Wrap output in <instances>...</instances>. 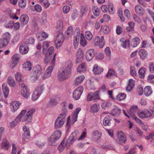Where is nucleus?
Wrapping results in <instances>:
<instances>
[{"label":"nucleus","instance_id":"nucleus-14","mask_svg":"<svg viewBox=\"0 0 154 154\" xmlns=\"http://www.w3.org/2000/svg\"><path fill=\"white\" fill-rule=\"evenodd\" d=\"M117 137L120 144L125 143L127 141L125 134L122 131L118 132Z\"/></svg>","mask_w":154,"mask_h":154},{"label":"nucleus","instance_id":"nucleus-18","mask_svg":"<svg viewBox=\"0 0 154 154\" xmlns=\"http://www.w3.org/2000/svg\"><path fill=\"white\" fill-rule=\"evenodd\" d=\"M11 38V35L8 32H6L3 34L2 38L1 39L4 42V45H7L10 42Z\"/></svg>","mask_w":154,"mask_h":154},{"label":"nucleus","instance_id":"nucleus-15","mask_svg":"<svg viewBox=\"0 0 154 154\" xmlns=\"http://www.w3.org/2000/svg\"><path fill=\"white\" fill-rule=\"evenodd\" d=\"M94 50L93 49L88 50L86 53V58L87 60L90 61L91 60L94 56Z\"/></svg>","mask_w":154,"mask_h":154},{"label":"nucleus","instance_id":"nucleus-19","mask_svg":"<svg viewBox=\"0 0 154 154\" xmlns=\"http://www.w3.org/2000/svg\"><path fill=\"white\" fill-rule=\"evenodd\" d=\"M20 103L18 101L12 102L10 105V108L13 112H15L19 108Z\"/></svg>","mask_w":154,"mask_h":154},{"label":"nucleus","instance_id":"nucleus-64","mask_svg":"<svg viewBox=\"0 0 154 154\" xmlns=\"http://www.w3.org/2000/svg\"><path fill=\"white\" fill-rule=\"evenodd\" d=\"M133 19L135 21L138 23H140L141 22V20L139 17L136 14L133 15Z\"/></svg>","mask_w":154,"mask_h":154},{"label":"nucleus","instance_id":"nucleus-32","mask_svg":"<svg viewBox=\"0 0 154 154\" xmlns=\"http://www.w3.org/2000/svg\"><path fill=\"white\" fill-rule=\"evenodd\" d=\"M117 76V73L115 70L113 69H109L106 75V77L108 78H110L112 76Z\"/></svg>","mask_w":154,"mask_h":154},{"label":"nucleus","instance_id":"nucleus-41","mask_svg":"<svg viewBox=\"0 0 154 154\" xmlns=\"http://www.w3.org/2000/svg\"><path fill=\"white\" fill-rule=\"evenodd\" d=\"M110 118L109 116H108L105 117L103 122L104 125L105 126H109L110 124Z\"/></svg>","mask_w":154,"mask_h":154},{"label":"nucleus","instance_id":"nucleus-36","mask_svg":"<svg viewBox=\"0 0 154 154\" xmlns=\"http://www.w3.org/2000/svg\"><path fill=\"white\" fill-rule=\"evenodd\" d=\"M139 54L140 57L143 59H144L147 56V51L144 49L140 50L139 52Z\"/></svg>","mask_w":154,"mask_h":154},{"label":"nucleus","instance_id":"nucleus-5","mask_svg":"<svg viewBox=\"0 0 154 154\" xmlns=\"http://www.w3.org/2000/svg\"><path fill=\"white\" fill-rule=\"evenodd\" d=\"M93 43L95 46H98L100 48H103L105 45L104 37L102 36L101 38L98 36L95 37L94 39Z\"/></svg>","mask_w":154,"mask_h":154},{"label":"nucleus","instance_id":"nucleus-54","mask_svg":"<svg viewBox=\"0 0 154 154\" xmlns=\"http://www.w3.org/2000/svg\"><path fill=\"white\" fill-rule=\"evenodd\" d=\"M34 42V40L33 38L31 37L28 39H26L24 43H25L26 45H28L29 44H32Z\"/></svg>","mask_w":154,"mask_h":154},{"label":"nucleus","instance_id":"nucleus-21","mask_svg":"<svg viewBox=\"0 0 154 154\" xmlns=\"http://www.w3.org/2000/svg\"><path fill=\"white\" fill-rule=\"evenodd\" d=\"M59 118V117H58L55 122V127L56 128H61L64 123V120Z\"/></svg>","mask_w":154,"mask_h":154},{"label":"nucleus","instance_id":"nucleus-28","mask_svg":"<svg viewBox=\"0 0 154 154\" xmlns=\"http://www.w3.org/2000/svg\"><path fill=\"white\" fill-rule=\"evenodd\" d=\"M84 54L82 51L81 50H79L76 53L77 63L82 60Z\"/></svg>","mask_w":154,"mask_h":154},{"label":"nucleus","instance_id":"nucleus-50","mask_svg":"<svg viewBox=\"0 0 154 154\" xmlns=\"http://www.w3.org/2000/svg\"><path fill=\"white\" fill-rule=\"evenodd\" d=\"M54 48L52 47H51L48 50V51L46 52V55H49L51 56H54Z\"/></svg>","mask_w":154,"mask_h":154},{"label":"nucleus","instance_id":"nucleus-13","mask_svg":"<svg viewBox=\"0 0 154 154\" xmlns=\"http://www.w3.org/2000/svg\"><path fill=\"white\" fill-rule=\"evenodd\" d=\"M21 86L22 95L24 97L26 98H28L30 95V93L29 91L27 89V87L24 83H22Z\"/></svg>","mask_w":154,"mask_h":154},{"label":"nucleus","instance_id":"nucleus-49","mask_svg":"<svg viewBox=\"0 0 154 154\" xmlns=\"http://www.w3.org/2000/svg\"><path fill=\"white\" fill-rule=\"evenodd\" d=\"M121 113V110L118 108H116L112 111V113L114 116H118Z\"/></svg>","mask_w":154,"mask_h":154},{"label":"nucleus","instance_id":"nucleus-37","mask_svg":"<svg viewBox=\"0 0 154 154\" xmlns=\"http://www.w3.org/2000/svg\"><path fill=\"white\" fill-rule=\"evenodd\" d=\"M3 94L5 98H7L8 95L9 90L7 86L5 84H3L2 86Z\"/></svg>","mask_w":154,"mask_h":154},{"label":"nucleus","instance_id":"nucleus-44","mask_svg":"<svg viewBox=\"0 0 154 154\" xmlns=\"http://www.w3.org/2000/svg\"><path fill=\"white\" fill-rule=\"evenodd\" d=\"M136 12L139 14L143 15V8L140 5H137L135 8Z\"/></svg>","mask_w":154,"mask_h":154},{"label":"nucleus","instance_id":"nucleus-57","mask_svg":"<svg viewBox=\"0 0 154 154\" xmlns=\"http://www.w3.org/2000/svg\"><path fill=\"white\" fill-rule=\"evenodd\" d=\"M149 71L151 73H154V63H150L149 66Z\"/></svg>","mask_w":154,"mask_h":154},{"label":"nucleus","instance_id":"nucleus-47","mask_svg":"<svg viewBox=\"0 0 154 154\" xmlns=\"http://www.w3.org/2000/svg\"><path fill=\"white\" fill-rule=\"evenodd\" d=\"M99 110V106L96 104H93L91 108V111L92 112H97Z\"/></svg>","mask_w":154,"mask_h":154},{"label":"nucleus","instance_id":"nucleus-46","mask_svg":"<svg viewBox=\"0 0 154 154\" xmlns=\"http://www.w3.org/2000/svg\"><path fill=\"white\" fill-rule=\"evenodd\" d=\"M92 11L94 14L96 16L98 17L100 14V11L98 8L95 6L92 8Z\"/></svg>","mask_w":154,"mask_h":154},{"label":"nucleus","instance_id":"nucleus-4","mask_svg":"<svg viewBox=\"0 0 154 154\" xmlns=\"http://www.w3.org/2000/svg\"><path fill=\"white\" fill-rule=\"evenodd\" d=\"M79 133L78 131H76L72 133L67 140L65 146L66 148H68L70 144H72L77 139Z\"/></svg>","mask_w":154,"mask_h":154},{"label":"nucleus","instance_id":"nucleus-25","mask_svg":"<svg viewBox=\"0 0 154 154\" xmlns=\"http://www.w3.org/2000/svg\"><path fill=\"white\" fill-rule=\"evenodd\" d=\"M93 71L94 74H99L103 72V69L102 68L98 67V65L96 64L94 66Z\"/></svg>","mask_w":154,"mask_h":154},{"label":"nucleus","instance_id":"nucleus-52","mask_svg":"<svg viewBox=\"0 0 154 154\" xmlns=\"http://www.w3.org/2000/svg\"><path fill=\"white\" fill-rule=\"evenodd\" d=\"M63 27V23L62 21L59 20L57 22V28L59 30H61L62 29Z\"/></svg>","mask_w":154,"mask_h":154},{"label":"nucleus","instance_id":"nucleus-9","mask_svg":"<svg viewBox=\"0 0 154 154\" xmlns=\"http://www.w3.org/2000/svg\"><path fill=\"white\" fill-rule=\"evenodd\" d=\"M64 40L63 34L60 32L57 35L56 39L55 40V43L56 48H58L60 47L62 44L63 41Z\"/></svg>","mask_w":154,"mask_h":154},{"label":"nucleus","instance_id":"nucleus-45","mask_svg":"<svg viewBox=\"0 0 154 154\" xmlns=\"http://www.w3.org/2000/svg\"><path fill=\"white\" fill-rule=\"evenodd\" d=\"M126 97V95L124 93L119 94L116 97V99L118 101H121L125 99Z\"/></svg>","mask_w":154,"mask_h":154},{"label":"nucleus","instance_id":"nucleus-1","mask_svg":"<svg viewBox=\"0 0 154 154\" xmlns=\"http://www.w3.org/2000/svg\"><path fill=\"white\" fill-rule=\"evenodd\" d=\"M66 65L58 73L57 78L60 81H63L68 79L70 75L72 65V62L68 61L66 63Z\"/></svg>","mask_w":154,"mask_h":154},{"label":"nucleus","instance_id":"nucleus-55","mask_svg":"<svg viewBox=\"0 0 154 154\" xmlns=\"http://www.w3.org/2000/svg\"><path fill=\"white\" fill-rule=\"evenodd\" d=\"M18 4L21 8L25 7L26 5V0H19Z\"/></svg>","mask_w":154,"mask_h":154},{"label":"nucleus","instance_id":"nucleus-29","mask_svg":"<svg viewBox=\"0 0 154 154\" xmlns=\"http://www.w3.org/2000/svg\"><path fill=\"white\" fill-rule=\"evenodd\" d=\"M135 81L132 79H130L129 80V82L126 87V90L128 91H130L133 88L134 85Z\"/></svg>","mask_w":154,"mask_h":154},{"label":"nucleus","instance_id":"nucleus-63","mask_svg":"<svg viewBox=\"0 0 154 154\" xmlns=\"http://www.w3.org/2000/svg\"><path fill=\"white\" fill-rule=\"evenodd\" d=\"M14 25L13 21H10L8 23H6L5 24V26L8 28H11Z\"/></svg>","mask_w":154,"mask_h":154},{"label":"nucleus","instance_id":"nucleus-53","mask_svg":"<svg viewBox=\"0 0 154 154\" xmlns=\"http://www.w3.org/2000/svg\"><path fill=\"white\" fill-rule=\"evenodd\" d=\"M130 74L133 76H136L137 73L135 70V67L134 66H131L130 68Z\"/></svg>","mask_w":154,"mask_h":154},{"label":"nucleus","instance_id":"nucleus-34","mask_svg":"<svg viewBox=\"0 0 154 154\" xmlns=\"http://www.w3.org/2000/svg\"><path fill=\"white\" fill-rule=\"evenodd\" d=\"M80 44L82 46L85 47L87 45V42L85 38L84 34L82 33L81 34Z\"/></svg>","mask_w":154,"mask_h":154},{"label":"nucleus","instance_id":"nucleus-61","mask_svg":"<svg viewBox=\"0 0 154 154\" xmlns=\"http://www.w3.org/2000/svg\"><path fill=\"white\" fill-rule=\"evenodd\" d=\"M87 10V8L85 6H82L81 9V16L83 15Z\"/></svg>","mask_w":154,"mask_h":154},{"label":"nucleus","instance_id":"nucleus-10","mask_svg":"<svg viewBox=\"0 0 154 154\" xmlns=\"http://www.w3.org/2000/svg\"><path fill=\"white\" fill-rule=\"evenodd\" d=\"M99 91H97L94 93H91L88 94L87 96V101H90L99 99Z\"/></svg>","mask_w":154,"mask_h":154},{"label":"nucleus","instance_id":"nucleus-51","mask_svg":"<svg viewBox=\"0 0 154 154\" xmlns=\"http://www.w3.org/2000/svg\"><path fill=\"white\" fill-rule=\"evenodd\" d=\"M85 36L86 39L89 40L91 41L93 37V35L92 33L89 31H86L85 33Z\"/></svg>","mask_w":154,"mask_h":154},{"label":"nucleus","instance_id":"nucleus-40","mask_svg":"<svg viewBox=\"0 0 154 154\" xmlns=\"http://www.w3.org/2000/svg\"><path fill=\"white\" fill-rule=\"evenodd\" d=\"M140 42V39L138 37L134 38L133 39L132 42V45L133 47H135L139 44Z\"/></svg>","mask_w":154,"mask_h":154},{"label":"nucleus","instance_id":"nucleus-3","mask_svg":"<svg viewBox=\"0 0 154 154\" xmlns=\"http://www.w3.org/2000/svg\"><path fill=\"white\" fill-rule=\"evenodd\" d=\"M35 112V110L34 109H31L28 111L26 114L25 113L22 115V122H25L27 124L31 122L33 114Z\"/></svg>","mask_w":154,"mask_h":154},{"label":"nucleus","instance_id":"nucleus-26","mask_svg":"<svg viewBox=\"0 0 154 154\" xmlns=\"http://www.w3.org/2000/svg\"><path fill=\"white\" fill-rule=\"evenodd\" d=\"M37 36L38 40L42 41L46 39L48 37V35L47 34L43 32L41 34L38 33Z\"/></svg>","mask_w":154,"mask_h":154},{"label":"nucleus","instance_id":"nucleus-59","mask_svg":"<svg viewBox=\"0 0 154 154\" xmlns=\"http://www.w3.org/2000/svg\"><path fill=\"white\" fill-rule=\"evenodd\" d=\"M104 51L106 55L109 58H110V56L111 55V52L109 47H106Z\"/></svg>","mask_w":154,"mask_h":154},{"label":"nucleus","instance_id":"nucleus-62","mask_svg":"<svg viewBox=\"0 0 154 154\" xmlns=\"http://www.w3.org/2000/svg\"><path fill=\"white\" fill-rule=\"evenodd\" d=\"M118 13L119 14V16L121 21H124L125 20V19L123 16L122 9L121 8H119V9Z\"/></svg>","mask_w":154,"mask_h":154},{"label":"nucleus","instance_id":"nucleus-35","mask_svg":"<svg viewBox=\"0 0 154 154\" xmlns=\"http://www.w3.org/2000/svg\"><path fill=\"white\" fill-rule=\"evenodd\" d=\"M144 93L146 96L150 95L152 93L151 87L149 86L145 87L144 90Z\"/></svg>","mask_w":154,"mask_h":154},{"label":"nucleus","instance_id":"nucleus-39","mask_svg":"<svg viewBox=\"0 0 154 154\" xmlns=\"http://www.w3.org/2000/svg\"><path fill=\"white\" fill-rule=\"evenodd\" d=\"M85 77L84 75L79 76L75 79L74 83L75 85H78L81 83L85 79Z\"/></svg>","mask_w":154,"mask_h":154},{"label":"nucleus","instance_id":"nucleus-30","mask_svg":"<svg viewBox=\"0 0 154 154\" xmlns=\"http://www.w3.org/2000/svg\"><path fill=\"white\" fill-rule=\"evenodd\" d=\"M122 42L121 45L123 48H126L130 45V41L128 39H125L124 38H122L120 40Z\"/></svg>","mask_w":154,"mask_h":154},{"label":"nucleus","instance_id":"nucleus-48","mask_svg":"<svg viewBox=\"0 0 154 154\" xmlns=\"http://www.w3.org/2000/svg\"><path fill=\"white\" fill-rule=\"evenodd\" d=\"M49 46V42L47 41H44L43 42V53H45L47 49Z\"/></svg>","mask_w":154,"mask_h":154},{"label":"nucleus","instance_id":"nucleus-43","mask_svg":"<svg viewBox=\"0 0 154 154\" xmlns=\"http://www.w3.org/2000/svg\"><path fill=\"white\" fill-rule=\"evenodd\" d=\"M8 83L10 86L12 87H14L16 85L14 79L11 77H9L8 78Z\"/></svg>","mask_w":154,"mask_h":154},{"label":"nucleus","instance_id":"nucleus-23","mask_svg":"<svg viewBox=\"0 0 154 154\" xmlns=\"http://www.w3.org/2000/svg\"><path fill=\"white\" fill-rule=\"evenodd\" d=\"M54 66H49L45 72L43 78H47L51 76V73L53 69Z\"/></svg>","mask_w":154,"mask_h":154},{"label":"nucleus","instance_id":"nucleus-16","mask_svg":"<svg viewBox=\"0 0 154 154\" xmlns=\"http://www.w3.org/2000/svg\"><path fill=\"white\" fill-rule=\"evenodd\" d=\"M23 130L24 131L23 137V140L29 138L30 134L29 128L27 127L26 126H24L23 128Z\"/></svg>","mask_w":154,"mask_h":154},{"label":"nucleus","instance_id":"nucleus-60","mask_svg":"<svg viewBox=\"0 0 154 154\" xmlns=\"http://www.w3.org/2000/svg\"><path fill=\"white\" fill-rule=\"evenodd\" d=\"M73 29L72 26L68 28L67 30L65 32V34L68 35H72Z\"/></svg>","mask_w":154,"mask_h":154},{"label":"nucleus","instance_id":"nucleus-17","mask_svg":"<svg viewBox=\"0 0 154 154\" xmlns=\"http://www.w3.org/2000/svg\"><path fill=\"white\" fill-rule=\"evenodd\" d=\"M102 133L98 131H95L92 134V138L94 141H98L101 138Z\"/></svg>","mask_w":154,"mask_h":154},{"label":"nucleus","instance_id":"nucleus-56","mask_svg":"<svg viewBox=\"0 0 154 154\" xmlns=\"http://www.w3.org/2000/svg\"><path fill=\"white\" fill-rule=\"evenodd\" d=\"M64 141L63 140L62 141L60 144L59 146L58 149L60 152H62L64 150Z\"/></svg>","mask_w":154,"mask_h":154},{"label":"nucleus","instance_id":"nucleus-24","mask_svg":"<svg viewBox=\"0 0 154 154\" xmlns=\"http://www.w3.org/2000/svg\"><path fill=\"white\" fill-rule=\"evenodd\" d=\"M26 110L24 109L22 110L20 114L14 120L17 124H18L20 121L22 122V115L24 114V113H26Z\"/></svg>","mask_w":154,"mask_h":154},{"label":"nucleus","instance_id":"nucleus-58","mask_svg":"<svg viewBox=\"0 0 154 154\" xmlns=\"http://www.w3.org/2000/svg\"><path fill=\"white\" fill-rule=\"evenodd\" d=\"M111 105V103L109 102H105L101 104V107L103 109H106V107L110 106Z\"/></svg>","mask_w":154,"mask_h":154},{"label":"nucleus","instance_id":"nucleus-31","mask_svg":"<svg viewBox=\"0 0 154 154\" xmlns=\"http://www.w3.org/2000/svg\"><path fill=\"white\" fill-rule=\"evenodd\" d=\"M77 71L79 72H84L87 70V66L85 63H82L77 68Z\"/></svg>","mask_w":154,"mask_h":154},{"label":"nucleus","instance_id":"nucleus-33","mask_svg":"<svg viewBox=\"0 0 154 154\" xmlns=\"http://www.w3.org/2000/svg\"><path fill=\"white\" fill-rule=\"evenodd\" d=\"M10 146L9 143L6 139H4L1 144V148L3 149L7 150Z\"/></svg>","mask_w":154,"mask_h":154},{"label":"nucleus","instance_id":"nucleus-12","mask_svg":"<svg viewBox=\"0 0 154 154\" xmlns=\"http://www.w3.org/2000/svg\"><path fill=\"white\" fill-rule=\"evenodd\" d=\"M56 55V53L54 54V56H50L47 55H45L44 58L45 62L46 63H47L50 62L51 66H54L55 64V56Z\"/></svg>","mask_w":154,"mask_h":154},{"label":"nucleus","instance_id":"nucleus-38","mask_svg":"<svg viewBox=\"0 0 154 154\" xmlns=\"http://www.w3.org/2000/svg\"><path fill=\"white\" fill-rule=\"evenodd\" d=\"M23 67L26 70L30 71L32 68L31 63L29 61H27L23 65Z\"/></svg>","mask_w":154,"mask_h":154},{"label":"nucleus","instance_id":"nucleus-2","mask_svg":"<svg viewBox=\"0 0 154 154\" xmlns=\"http://www.w3.org/2000/svg\"><path fill=\"white\" fill-rule=\"evenodd\" d=\"M61 132L60 130H57L51 135L49 140V144L51 146L57 144V142L60 139L61 135Z\"/></svg>","mask_w":154,"mask_h":154},{"label":"nucleus","instance_id":"nucleus-8","mask_svg":"<svg viewBox=\"0 0 154 154\" xmlns=\"http://www.w3.org/2000/svg\"><path fill=\"white\" fill-rule=\"evenodd\" d=\"M137 115L139 117L142 119L148 118L152 116L151 112L148 109H145L143 110L137 112Z\"/></svg>","mask_w":154,"mask_h":154},{"label":"nucleus","instance_id":"nucleus-6","mask_svg":"<svg viewBox=\"0 0 154 154\" xmlns=\"http://www.w3.org/2000/svg\"><path fill=\"white\" fill-rule=\"evenodd\" d=\"M44 89L43 85H41L38 87L32 94V100L35 101L38 99Z\"/></svg>","mask_w":154,"mask_h":154},{"label":"nucleus","instance_id":"nucleus-11","mask_svg":"<svg viewBox=\"0 0 154 154\" xmlns=\"http://www.w3.org/2000/svg\"><path fill=\"white\" fill-rule=\"evenodd\" d=\"M42 69L41 66L38 65H36L33 68L32 71V75L38 77L42 73Z\"/></svg>","mask_w":154,"mask_h":154},{"label":"nucleus","instance_id":"nucleus-27","mask_svg":"<svg viewBox=\"0 0 154 154\" xmlns=\"http://www.w3.org/2000/svg\"><path fill=\"white\" fill-rule=\"evenodd\" d=\"M29 21L28 16L25 15H22L20 18V21L21 23L25 25L27 24Z\"/></svg>","mask_w":154,"mask_h":154},{"label":"nucleus","instance_id":"nucleus-20","mask_svg":"<svg viewBox=\"0 0 154 154\" xmlns=\"http://www.w3.org/2000/svg\"><path fill=\"white\" fill-rule=\"evenodd\" d=\"M29 51V47L28 45L25 43H23L20 46V52L22 54H26Z\"/></svg>","mask_w":154,"mask_h":154},{"label":"nucleus","instance_id":"nucleus-42","mask_svg":"<svg viewBox=\"0 0 154 154\" xmlns=\"http://www.w3.org/2000/svg\"><path fill=\"white\" fill-rule=\"evenodd\" d=\"M146 69L144 67L140 68L139 70L138 73L140 75V78L143 79L144 77Z\"/></svg>","mask_w":154,"mask_h":154},{"label":"nucleus","instance_id":"nucleus-7","mask_svg":"<svg viewBox=\"0 0 154 154\" xmlns=\"http://www.w3.org/2000/svg\"><path fill=\"white\" fill-rule=\"evenodd\" d=\"M83 91V88L80 86L76 88L73 92L72 94L73 97L75 100H79Z\"/></svg>","mask_w":154,"mask_h":154},{"label":"nucleus","instance_id":"nucleus-22","mask_svg":"<svg viewBox=\"0 0 154 154\" xmlns=\"http://www.w3.org/2000/svg\"><path fill=\"white\" fill-rule=\"evenodd\" d=\"M80 31L79 30L76 32V35H75L74 36L73 40L74 45L75 48L77 47L79 44V39L80 36Z\"/></svg>","mask_w":154,"mask_h":154}]
</instances>
